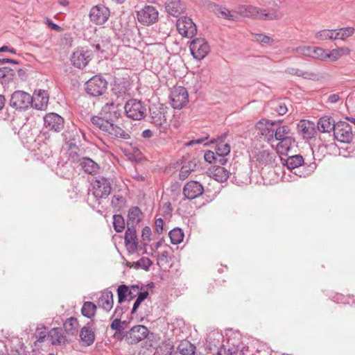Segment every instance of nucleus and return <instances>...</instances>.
Masks as SVG:
<instances>
[{
  "instance_id": "0e129e2a",
  "label": "nucleus",
  "mask_w": 355,
  "mask_h": 355,
  "mask_svg": "<svg viewBox=\"0 0 355 355\" xmlns=\"http://www.w3.org/2000/svg\"><path fill=\"white\" fill-rule=\"evenodd\" d=\"M139 290V286L138 285H132L130 287H128V296L130 297L129 300H131L137 297V293Z\"/></svg>"
},
{
  "instance_id": "473e14b6",
  "label": "nucleus",
  "mask_w": 355,
  "mask_h": 355,
  "mask_svg": "<svg viewBox=\"0 0 355 355\" xmlns=\"http://www.w3.org/2000/svg\"><path fill=\"white\" fill-rule=\"evenodd\" d=\"M229 171L224 167L215 165L211 171V177L219 182H225L229 178Z\"/></svg>"
},
{
  "instance_id": "864d4df0",
  "label": "nucleus",
  "mask_w": 355,
  "mask_h": 355,
  "mask_svg": "<svg viewBox=\"0 0 355 355\" xmlns=\"http://www.w3.org/2000/svg\"><path fill=\"white\" fill-rule=\"evenodd\" d=\"M112 330L115 331V334H121L125 329V327L122 324L121 318H115L110 324Z\"/></svg>"
},
{
  "instance_id": "79ce46f5",
  "label": "nucleus",
  "mask_w": 355,
  "mask_h": 355,
  "mask_svg": "<svg viewBox=\"0 0 355 355\" xmlns=\"http://www.w3.org/2000/svg\"><path fill=\"white\" fill-rule=\"evenodd\" d=\"M217 10L224 19L232 21H236L239 19V15L240 14L239 10H230L225 7H220Z\"/></svg>"
},
{
  "instance_id": "5fc2aeb1",
  "label": "nucleus",
  "mask_w": 355,
  "mask_h": 355,
  "mask_svg": "<svg viewBox=\"0 0 355 355\" xmlns=\"http://www.w3.org/2000/svg\"><path fill=\"white\" fill-rule=\"evenodd\" d=\"M125 202L124 198L119 195H114L112 198L111 204L114 208H121Z\"/></svg>"
},
{
  "instance_id": "7c9ffc66",
  "label": "nucleus",
  "mask_w": 355,
  "mask_h": 355,
  "mask_svg": "<svg viewBox=\"0 0 355 355\" xmlns=\"http://www.w3.org/2000/svg\"><path fill=\"white\" fill-rule=\"evenodd\" d=\"M33 105L31 107L38 110H42L47 106L49 96L45 91H40L37 94L33 96Z\"/></svg>"
},
{
  "instance_id": "b1692460",
  "label": "nucleus",
  "mask_w": 355,
  "mask_h": 355,
  "mask_svg": "<svg viewBox=\"0 0 355 355\" xmlns=\"http://www.w3.org/2000/svg\"><path fill=\"white\" fill-rule=\"evenodd\" d=\"M297 129L305 139H311L317 133L315 123L310 121L301 120L297 124Z\"/></svg>"
},
{
  "instance_id": "c85d7f7f",
  "label": "nucleus",
  "mask_w": 355,
  "mask_h": 355,
  "mask_svg": "<svg viewBox=\"0 0 355 355\" xmlns=\"http://www.w3.org/2000/svg\"><path fill=\"white\" fill-rule=\"evenodd\" d=\"M336 122L331 116H324L320 117L317 123V128L320 132H331L334 131Z\"/></svg>"
},
{
  "instance_id": "4468645a",
  "label": "nucleus",
  "mask_w": 355,
  "mask_h": 355,
  "mask_svg": "<svg viewBox=\"0 0 355 355\" xmlns=\"http://www.w3.org/2000/svg\"><path fill=\"white\" fill-rule=\"evenodd\" d=\"M149 334L146 327L141 324L135 325L126 331L123 338L130 345H135L145 339Z\"/></svg>"
},
{
  "instance_id": "ddd939ff",
  "label": "nucleus",
  "mask_w": 355,
  "mask_h": 355,
  "mask_svg": "<svg viewBox=\"0 0 355 355\" xmlns=\"http://www.w3.org/2000/svg\"><path fill=\"white\" fill-rule=\"evenodd\" d=\"M178 33L183 37L192 38L197 33V26L188 17H180L176 22Z\"/></svg>"
},
{
  "instance_id": "a18cd8bd",
  "label": "nucleus",
  "mask_w": 355,
  "mask_h": 355,
  "mask_svg": "<svg viewBox=\"0 0 355 355\" xmlns=\"http://www.w3.org/2000/svg\"><path fill=\"white\" fill-rule=\"evenodd\" d=\"M173 349L170 343L164 341L155 349L154 355H171Z\"/></svg>"
},
{
  "instance_id": "4c0bfd02",
  "label": "nucleus",
  "mask_w": 355,
  "mask_h": 355,
  "mask_svg": "<svg viewBox=\"0 0 355 355\" xmlns=\"http://www.w3.org/2000/svg\"><path fill=\"white\" fill-rule=\"evenodd\" d=\"M178 349L182 355H193L195 354L196 347L189 340H184L178 345Z\"/></svg>"
},
{
  "instance_id": "72a5a7b5",
  "label": "nucleus",
  "mask_w": 355,
  "mask_h": 355,
  "mask_svg": "<svg viewBox=\"0 0 355 355\" xmlns=\"http://www.w3.org/2000/svg\"><path fill=\"white\" fill-rule=\"evenodd\" d=\"M79 326L78 321L76 318L71 317L68 318L63 324L64 331L68 335H74L78 330Z\"/></svg>"
},
{
  "instance_id": "f03ea898",
  "label": "nucleus",
  "mask_w": 355,
  "mask_h": 355,
  "mask_svg": "<svg viewBox=\"0 0 355 355\" xmlns=\"http://www.w3.org/2000/svg\"><path fill=\"white\" fill-rule=\"evenodd\" d=\"M97 128L103 132V134L114 144H121L131 139V132L114 123L97 121Z\"/></svg>"
},
{
  "instance_id": "a19ab883",
  "label": "nucleus",
  "mask_w": 355,
  "mask_h": 355,
  "mask_svg": "<svg viewBox=\"0 0 355 355\" xmlns=\"http://www.w3.org/2000/svg\"><path fill=\"white\" fill-rule=\"evenodd\" d=\"M349 53L350 49L347 47H340L334 49L328 52V58H330L333 61H336L343 55H349Z\"/></svg>"
},
{
  "instance_id": "052dcab7",
  "label": "nucleus",
  "mask_w": 355,
  "mask_h": 355,
  "mask_svg": "<svg viewBox=\"0 0 355 355\" xmlns=\"http://www.w3.org/2000/svg\"><path fill=\"white\" fill-rule=\"evenodd\" d=\"M311 49H312L311 46H298L295 50L300 55L311 57Z\"/></svg>"
},
{
  "instance_id": "8fccbe9b",
  "label": "nucleus",
  "mask_w": 355,
  "mask_h": 355,
  "mask_svg": "<svg viewBox=\"0 0 355 355\" xmlns=\"http://www.w3.org/2000/svg\"><path fill=\"white\" fill-rule=\"evenodd\" d=\"M328 52L320 47H312L311 57L314 59L326 60L328 58Z\"/></svg>"
},
{
  "instance_id": "39448f33",
  "label": "nucleus",
  "mask_w": 355,
  "mask_h": 355,
  "mask_svg": "<svg viewBox=\"0 0 355 355\" xmlns=\"http://www.w3.org/2000/svg\"><path fill=\"white\" fill-rule=\"evenodd\" d=\"M240 15L245 17L257 19L273 20L279 19L282 15L275 12H269L266 9H260L252 6H241L238 8Z\"/></svg>"
},
{
  "instance_id": "de8ad7c7",
  "label": "nucleus",
  "mask_w": 355,
  "mask_h": 355,
  "mask_svg": "<svg viewBox=\"0 0 355 355\" xmlns=\"http://www.w3.org/2000/svg\"><path fill=\"white\" fill-rule=\"evenodd\" d=\"M292 135L291 128L288 125H283L277 128L275 130V137L274 138L279 141L281 139L288 137L289 135Z\"/></svg>"
},
{
  "instance_id": "ea45409f",
  "label": "nucleus",
  "mask_w": 355,
  "mask_h": 355,
  "mask_svg": "<svg viewBox=\"0 0 355 355\" xmlns=\"http://www.w3.org/2000/svg\"><path fill=\"white\" fill-rule=\"evenodd\" d=\"M171 243L173 245L180 244L184 239V233L181 228L175 227L168 233Z\"/></svg>"
},
{
  "instance_id": "6e6d98bb",
  "label": "nucleus",
  "mask_w": 355,
  "mask_h": 355,
  "mask_svg": "<svg viewBox=\"0 0 355 355\" xmlns=\"http://www.w3.org/2000/svg\"><path fill=\"white\" fill-rule=\"evenodd\" d=\"M254 40L263 44H272L274 42L272 37L263 34H254Z\"/></svg>"
},
{
  "instance_id": "1a4fd4ad",
  "label": "nucleus",
  "mask_w": 355,
  "mask_h": 355,
  "mask_svg": "<svg viewBox=\"0 0 355 355\" xmlns=\"http://www.w3.org/2000/svg\"><path fill=\"white\" fill-rule=\"evenodd\" d=\"M223 335L218 333L209 336L207 340V347L211 352L216 351V355H233L239 352L238 347L236 348H229L227 352L220 343V339H223Z\"/></svg>"
},
{
  "instance_id": "20e7f679",
  "label": "nucleus",
  "mask_w": 355,
  "mask_h": 355,
  "mask_svg": "<svg viewBox=\"0 0 355 355\" xmlns=\"http://www.w3.org/2000/svg\"><path fill=\"white\" fill-rule=\"evenodd\" d=\"M101 116H94L91 118L92 123L97 128V121H103L104 123H114L121 114L119 105L114 103H106L101 109Z\"/></svg>"
},
{
  "instance_id": "6ab92c4d",
  "label": "nucleus",
  "mask_w": 355,
  "mask_h": 355,
  "mask_svg": "<svg viewBox=\"0 0 355 355\" xmlns=\"http://www.w3.org/2000/svg\"><path fill=\"white\" fill-rule=\"evenodd\" d=\"M44 122L46 129L55 132H60L64 128V119L54 112L46 114L44 117Z\"/></svg>"
},
{
  "instance_id": "49530a36",
  "label": "nucleus",
  "mask_w": 355,
  "mask_h": 355,
  "mask_svg": "<svg viewBox=\"0 0 355 355\" xmlns=\"http://www.w3.org/2000/svg\"><path fill=\"white\" fill-rule=\"evenodd\" d=\"M113 227L116 232H122L125 229V220L121 214H114L113 216Z\"/></svg>"
},
{
  "instance_id": "2eb2a0df",
  "label": "nucleus",
  "mask_w": 355,
  "mask_h": 355,
  "mask_svg": "<svg viewBox=\"0 0 355 355\" xmlns=\"http://www.w3.org/2000/svg\"><path fill=\"white\" fill-rule=\"evenodd\" d=\"M170 98L171 106L174 109L180 110L189 101L188 92L184 87H175L171 92Z\"/></svg>"
},
{
  "instance_id": "f8f14e48",
  "label": "nucleus",
  "mask_w": 355,
  "mask_h": 355,
  "mask_svg": "<svg viewBox=\"0 0 355 355\" xmlns=\"http://www.w3.org/2000/svg\"><path fill=\"white\" fill-rule=\"evenodd\" d=\"M92 193L96 200L106 198L111 192V182L108 178L99 176L92 182Z\"/></svg>"
},
{
  "instance_id": "4be33fe9",
  "label": "nucleus",
  "mask_w": 355,
  "mask_h": 355,
  "mask_svg": "<svg viewBox=\"0 0 355 355\" xmlns=\"http://www.w3.org/2000/svg\"><path fill=\"white\" fill-rule=\"evenodd\" d=\"M131 89V83L128 77H115L112 91L117 97L126 95Z\"/></svg>"
},
{
  "instance_id": "e433bc0d",
  "label": "nucleus",
  "mask_w": 355,
  "mask_h": 355,
  "mask_svg": "<svg viewBox=\"0 0 355 355\" xmlns=\"http://www.w3.org/2000/svg\"><path fill=\"white\" fill-rule=\"evenodd\" d=\"M151 234V230L148 226H146L145 227L143 228L141 232L142 241L141 242L140 245L138 243V245L142 248V249L140 251H142L143 254L147 252L146 248L148 245V243L150 241ZM139 251V250H138L137 252Z\"/></svg>"
},
{
  "instance_id": "393cba45",
  "label": "nucleus",
  "mask_w": 355,
  "mask_h": 355,
  "mask_svg": "<svg viewBox=\"0 0 355 355\" xmlns=\"http://www.w3.org/2000/svg\"><path fill=\"white\" fill-rule=\"evenodd\" d=\"M165 8L170 15L179 17L184 12L186 7L180 0H167L165 3Z\"/></svg>"
},
{
  "instance_id": "37998d69",
  "label": "nucleus",
  "mask_w": 355,
  "mask_h": 355,
  "mask_svg": "<svg viewBox=\"0 0 355 355\" xmlns=\"http://www.w3.org/2000/svg\"><path fill=\"white\" fill-rule=\"evenodd\" d=\"M195 166V161H190L183 164L179 173L180 180H184L187 178L190 173L194 170Z\"/></svg>"
},
{
  "instance_id": "69168bd1",
  "label": "nucleus",
  "mask_w": 355,
  "mask_h": 355,
  "mask_svg": "<svg viewBox=\"0 0 355 355\" xmlns=\"http://www.w3.org/2000/svg\"><path fill=\"white\" fill-rule=\"evenodd\" d=\"M275 110L279 115H284L288 112V109L285 103L281 102L278 103Z\"/></svg>"
},
{
  "instance_id": "cd10ccee",
  "label": "nucleus",
  "mask_w": 355,
  "mask_h": 355,
  "mask_svg": "<svg viewBox=\"0 0 355 355\" xmlns=\"http://www.w3.org/2000/svg\"><path fill=\"white\" fill-rule=\"evenodd\" d=\"M64 331L62 328L55 327L51 329L48 334V338L53 345H64L67 343Z\"/></svg>"
},
{
  "instance_id": "f704fd0d",
  "label": "nucleus",
  "mask_w": 355,
  "mask_h": 355,
  "mask_svg": "<svg viewBox=\"0 0 355 355\" xmlns=\"http://www.w3.org/2000/svg\"><path fill=\"white\" fill-rule=\"evenodd\" d=\"M97 306L92 302H85L81 308V313L84 317L92 319L96 312Z\"/></svg>"
},
{
  "instance_id": "774afa93",
  "label": "nucleus",
  "mask_w": 355,
  "mask_h": 355,
  "mask_svg": "<svg viewBox=\"0 0 355 355\" xmlns=\"http://www.w3.org/2000/svg\"><path fill=\"white\" fill-rule=\"evenodd\" d=\"M46 24L48 25V27L53 31H55L58 32H60L62 31V28L61 26H60L57 24L54 23L53 21H51L49 19H47Z\"/></svg>"
},
{
  "instance_id": "4d7b16f0",
  "label": "nucleus",
  "mask_w": 355,
  "mask_h": 355,
  "mask_svg": "<svg viewBox=\"0 0 355 355\" xmlns=\"http://www.w3.org/2000/svg\"><path fill=\"white\" fill-rule=\"evenodd\" d=\"M294 75L307 79H315L317 76V75L313 72L303 71L299 69H295Z\"/></svg>"
},
{
  "instance_id": "e2e57ef3",
  "label": "nucleus",
  "mask_w": 355,
  "mask_h": 355,
  "mask_svg": "<svg viewBox=\"0 0 355 355\" xmlns=\"http://www.w3.org/2000/svg\"><path fill=\"white\" fill-rule=\"evenodd\" d=\"M217 154L213 151L208 150L204 155V159L207 162L216 164Z\"/></svg>"
},
{
  "instance_id": "f3484780",
  "label": "nucleus",
  "mask_w": 355,
  "mask_h": 355,
  "mask_svg": "<svg viewBox=\"0 0 355 355\" xmlns=\"http://www.w3.org/2000/svg\"><path fill=\"white\" fill-rule=\"evenodd\" d=\"M92 51L87 48H80L75 51L71 58L72 64L78 68L83 69L91 60Z\"/></svg>"
},
{
  "instance_id": "5701e85b",
  "label": "nucleus",
  "mask_w": 355,
  "mask_h": 355,
  "mask_svg": "<svg viewBox=\"0 0 355 355\" xmlns=\"http://www.w3.org/2000/svg\"><path fill=\"white\" fill-rule=\"evenodd\" d=\"M282 121H270L266 120L265 122L259 121L256 127L259 133L264 137V139L268 141H271L274 139L275 130L272 126L281 123Z\"/></svg>"
},
{
  "instance_id": "c756f323",
  "label": "nucleus",
  "mask_w": 355,
  "mask_h": 355,
  "mask_svg": "<svg viewBox=\"0 0 355 355\" xmlns=\"http://www.w3.org/2000/svg\"><path fill=\"white\" fill-rule=\"evenodd\" d=\"M91 322L84 326L80 332V338L86 346L92 345L95 340L94 332L91 329Z\"/></svg>"
},
{
  "instance_id": "13d9d810",
  "label": "nucleus",
  "mask_w": 355,
  "mask_h": 355,
  "mask_svg": "<svg viewBox=\"0 0 355 355\" xmlns=\"http://www.w3.org/2000/svg\"><path fill=\"white\" fill-rule=\"evenodd\" d=\"M35 337L37 342L41 343L44 341V338L46 337V327L44 326L36 329Z\"/></svg>"
},
{
  "instance_id": "f257e3e1",
  "label": "nucleus",
  "mask_w": 355,
  "mask_h": 355,
  "mask_svg": "<svg viewBox=\"0 0 355 355\" xmlns=\"http://www.w3.org/2000/svg\"><path fill=\"white\" fill-rule=\"evenodd\" d=\"M142 212L138 207L129 209L127 219V230L125 232L124 243L128 252L134 254L142 248L138 245V238L136 227L141 221Z\"/></svg>"
},
{
  "instance_id": "603ef678",
  "label": "nucleus",
  "mask_w": 355,
  "mask_h": 355,
  "mask_svg": "<svg viewBox=\"0 0 355 355\" xmlns=\"http://www.w3.org/2000/svg\"><path fill=\"white\" fill-rule=\"evenodd\" d=\"M230 153V146L228 144H217L216 153L217 155L226 156Z\"/></svg>"
},
{
  "instance_id": "680f3d73",
  "label": "nucleus",
  "mask_w": 355,
  "mask_h": 355,
  "mask_svg": "<svg viewBox=\"0 0 355 355\" xmlns=\"http://www.w3.org/2000/svg\"><path fill=\"white\" fill-rule=\"evenodd\" d=\"M146 285H142L141 287L139 286V290L137 293V298L143 302L148 297L149 295L148 291L146 289Z\"/></svg>"
},
{
  "instance_id": "dca6fc26",
  "label": "nucleus",
  "mask_w": 355,
  "mask_h": 355,
  "mask_svg": "<svg viewBox=\"0 0 355 355\" xmlns=\"http://www.w3.org/2000/svg\"><path fill=\"white\" fill-rule=\"evenodd\" d=\"M158 11L151 6H146L144 8L137 12L138 21L145 26L155 24L158 19Z\"/></svg>"
},
{
  "instance_id": "0eeeda50",
  "label": "nucleus",
  "mask_w": 355,
  "mask_h": 355,
  "mask_svg": "<svg viewBox=\"0 0 355 355\" xmlns=\"http://www.w3.org/2000/svg\"><path fill=\"white\" fill-rule=\"evenodd\" d=\"M124 109L126 116L133 120H141L146 115V105L135 98L128 100L125 104Z\"/></svg>"
},
{
  "instance_id": "09e8293b",
  "label": "nucleus",
  "mask_w": 355,
  "mask_h": 355,
  "mask_svg": "<svg viewBox=\"0 0 355 355\" xmlns=\"http://www.w3.org/2000/svg\"><path fill=\"white\" fill-rule=\"evenodd\" d=\"M153 261L148 257H141L136 262H133L135 268H142L146 271L149 270L150 267L152 266Z\"/></svg>"
},
{
  "instance_id": "6e6552de",
  "label": "nucleus",
  "mask_w": 355,
  "mask_h": 355,
  "mask_svg": "<svg viewBox=\"0 0 355 355\" xmlns=\"http://www.w3.org/2000/svg\"><path fill=\"white\" fill-rule=\"evenodd\" d=\"M33 96L28 93L17 90L11 95L9 105L17 110H26L33 105Z\"/></svg>"
},
{
  "instance_id": "bb28decb",
  "label": "nucleus",
  "mask_w": 355,
  "mask_h": 355,
  "mask_svg": "<svg viewBox=\"0 0 355 355\" xmlns=\"http://www.w3.org/2000/svg\"><path fill=\"white\" fill-rule=\"evenodd\" d=\"M98 306L106 312H109L113 307V293L108 289L104 290L98 300Z\"/></svg>"
},
{
  "instance_id": "338daca9",
  "label": "nucleus",
  "mask_w": 355,
  "mask_h": 355,
  "mask_svg": "<svg viewBox=\"0 0 355 355\" xmlns=\"http://www.w3.org/2000/svg\"><path fill=\"white\" fill-rule=\"evenodd\" d=\"M163 225H164V220L162 218H159L156 219L155 228H156V232H157V234H161L163 233V230H164Z\"/></svg>"
},
{
  "instance_id": "3c124183",
  "label": "nucleus",
  "mask_w": 355,
  "mask_h": 355,
  "mask_svg": "<svg viewBox=\"0 0 355 355\" xmlns=\"http://www.w3.org/2000/svg\"><path fill=\"white\" fill-rule=\"evenodd\" d=\"M118 302L122 304L128 297V286L125 284H121L117 288Z\"/></svg>"
},
{
  "instance_id": "2f4dec72",
  "label": "nucleus",
  "mask_w": 355,
  "mask_h": 355,
  "mask_svg": "<svg viewBox=\"0 0 355 355\" xmlns=\"http://www.w3.org/2000/svg\"><path fill=\"white\" fill-rule=\"evenodd\" d=\"M16 73V69H12L3 65L0 66V83L7 85L12 81Z\"/></svg>"
},
{
  "instance_id": "aec40b11",
  "label": "nucleus",
  "mask_w": 355,
  "mask_h": 355,
  "mask_svg": "<svg viewBox=\"0 0 355 355\" xmlns=\"http://www.w3.org/2000/svg\"><path fill=\"white\" fill-rule=\"evenodd\" d=\"M252 153L253 158L261 165H272L277 158L276 153L270 149H257Z\"/></svg>"
},
{
  "instance_id": "7ed1b4c3",
  "label": "nucleus",
  "mask_w": 355,
  "mask_h": 355,
  "mask_svg": "<svg viewBox=\"0 0 355 355\" xmlns=\"http://www.w3.org/2000/svg\"><path fill=\"white\" fill-rule=\"evenodd\" d=\"M284 165L291 171L295 170L294 174L300 178H306L310 175L316 168L315 162L307 164L304 162L301 155L289 156L285 159Z\"/></svg>"
},
{
  "instance_id": "58836bf2",
  "label": "nucleus",
  "mask_w": 355,
  "mask_h": 355,
  "mask_svg": "<svg viewBox=\"0 0 355 355\" xmlns=\"http://www.w3.org/2000/svg\"><path fill=\"white\" fill-rule=\"evenodd\" d=\"M279 141V143L277 145V148L280 150L282 153L288 151L295 143V139L292 135L284 137Z\"/></svg>"
},
{
  "instance_id": "a878e982",
  "label": "nucleus",
  "mask_w": 355,
  "mask_h": 355,
  "mask_svg": "<svg viewBox=\"0 0 355 355\" xmlns=\"http://www.w3.org/2000/svg\"><path fill=\"white\" fill-rule=\"evenodd\" d=\"M78 162L85 173L92 175H95L99 173V165L91 158L83 157L78 159Z\"/></svg>"
},
{
  "instance_id": "412c9836",
  "label": "nucleus",
  "mask_w": 355,
  "mask_h": 355,
  "mask_svg": "<svg viewBox=\"0 0 355 355\" xmlns=\"http://www.w3.org/2000/svg\"><path fill=\"white\" fill-rule=\"evenodd\" d=\"M203 186L198 181L191 180L184 187L182 193L186 199L193 200L202 195Z\"/></svg>"
},
{
  "instance_id": "c03bdc74",
  "label": "nucleus",
  "mask_w": 355,
  "mask_h": 355,
  "mask_svg": "<svg viewBox=\"0 0 355 355\" xmlns=\"http://www.w3.org/2000/svg\"><path fill=\"white\" fill-rule=\"evenodd\" d=\"M315 38L318 40H336L334 29H324L315 33Z\"/></svg>"
},
{
  "instance_id": "9d476101",
  "label": "nucleus",
  "mask_w": 355,
  "mask_h": 355,
  "mask_svg": "<svg viewBox=\"0 0 355 355\" xmlns=\"http://www.w3.org/2000/svg\"><path fill=\"white\" fill-rule=\"evenodd\" d=\"M333 133L334 139L342 143L350 144L354 137L352 126L343 121L336 122Z\"/></svg>"
},
{
  "instance_id": "9b49d317",
  "label": "nucleus",
  "mask_w": 355,
  "mask_h": 355,
  "mask_svg": "<svg viewBox=\"0 0 355 355\" xmlns=\"http://www.w3.org/2000/svg\"><path fill=\"white\" fill-rule=\"evenodd\" d=\"M189 49L194 59L201 60L209 53L210 47L205 38L196 37L191 41Z\"/></svg>"
},
{
  "instance_id": "a211bd4d",
  "label": "nucleus",
  "mask_w": 355,
  "mask_h": 355,
  "mask_svg": "<svg viewBox=\"0 0 355 355\" xmlns=\"http://www.w3.org/2000/svg\"><path fill=\"white\" fill-rule=\"evenodd\" d=\"M110 10L103 5L93 6L89 12V19L92 22L97 25L105 24L110 17Z\"/></svg>"
},
{
  "instance_id": "423d86ee",
  "label": "nucleus",
  "mask_w": 355,
  "mask_h": 355,
  "mask_svg": "<svg viewBox=\"0 0 355 355\" xmlns=\"http://www.w3.org/2000/svg\"><path fill=\"white\" fill-rule=\"evenodd\" d=\"M107 89V80L100 75L91 78L85 83V92L90 96L97 97L103 95Z\"/></svg>"
},
{
  "instance_id": "bf43d9fd",
  "label": "nucleus",
  "mask_w": 355,
  "mask_h": 355,
  "mask_svg": "<svg viewBox=\"0 0 355 355\" xmlns=\"http://www.w3.org/2000/svg\"><path fill=\"white\" fill-rule=\"evenodd\" d=\"M151 115L153 123L157 125H162V122L165 121L164 115L159 111L157 113L153 112V113H151Z\"/></svg>"
},
{
  "instance_id": "c9c22d12",
  "label": "nucleus",
  "mask_w": 355,
  "mask_h": 355,
  "mask_svg": "<svg viewBox=\"0 0 355 355\" xmlns=\"http://www.w3.org/2000/svg\"><path fill=\"white\" fill-rule=\"evenodd\" d=\"M335 31V38L336 40H345L355 32L354 27L347 26L340 28L334 29Z\"/></svg>"
}]
</instances>
